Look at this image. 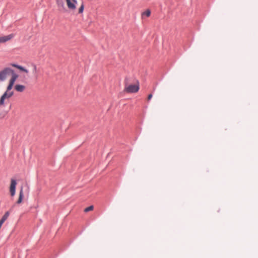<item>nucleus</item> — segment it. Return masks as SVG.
Returning a JSON list of instances; mask_svg holds the SVG:
<instances>
[{
  "instance_id": "nucleus-15",
  "label": "nucleus",
  "mask_w": 258,
  "mask_h": 258,
  "mask_svg": "<svg viewBox=\"0 0 258 258\" xmlns=\"http://www.w3.org/2000/svg\"><path fill=\"white\" fill-rule=\"evenodd\" d=\"M33 73L35 75L37 74V66L35 65V64H33Z\"/></svg>"
},
{
  "instance_id": "nucleus-4",
  "label": "nucleus",
  "mask_w": 258,
  "mask_h": 258,
  "mask_svg": "<svg viewBox=\"0 0 258 258\" xmlns=\"http://www.w3.org/2000/svg\"><path fill=\"white\" fill-rule=\"evenodd\" d=\"M17 181L14 179H11V183L10 185V192L11 197H14L16 193V188L17 185Z\"/></svg>"
},
{
  "instance_id": "nucleus-3",
  "label": "nucleus",
  "mask_w": 258,
  "mask_h": 258,
  "mask_svg": "<svg viewBox=\"0 0 258 258\" xmlns=\"http://www.w3.org/2000/svg\"><path fill=\"white\" fill-rule=\"evenodd\" d=\"M139 90V83L138 81L135 84H131L129 85H125L124 91L127 93H136Z\"/></svg>"
},
{
  "instance_id": "nucleus-8",
  "label": "nucleus",
  "mask_w": 258,
  "mask_h": 258,
  "mask_svg": "<svg viewBox=\"0 0 258 258\" xmlns=\"http://www.w3.org/2000/svg\"><path fill=\"white\" fill-rule=\"evenodd\" d=\"M24 197V193H23V187H21L20 192H19V197L18 201H17V204H20L22 203L23 198Z\"/></svg>"
},
{
  "instance_id": "nucleus-5",
  "label": "nucleus",
  "mask_w": 258,
  "mask_h": 258,
  "mask_svg": "<svg viewBox=\"0 0 258 258\" xmlns=\"http://www.w3.org/2000/svg\"><path fill=\"white\" fill-rule=\"evenodd\" d=\"M68 9L71 11H75L76 9L77 0H65Z\"/></svg>"
},
{
  "instance_id": "nucleus-12",
  "label": "nucleus",
  "mask_w": 258,
  "mask_h": 258,
  "mask_svg": "<svg viewBox=\"0 0 258 258\" xmlns=\"http://www.w3.org/2000/svg\"><path fill=\"white\" fill-rule=\"evenodd\" d=\"M142 17L146 16L147 17H149L151 15V11L150 10L148 9L144 12L142 13Z\"/></svg>"
},
{
  "instance_id": "nucleus-6",
  "label": "nucleus",
  "mask_w": 258,
  "mask_h": 258,
  "mask_svg": "<svg viewBox=\"0 0 258 258\" xmlns=\"http://www.w3.org/2000/svg\"><path fill=\"white\" fill-rule=\"evenodd\" d=\"M14 37V34H11L7 36H0V43H5L10 41Z\"/></svg>"
},
{
  "instance_id": "nucleus-2",
  "label": "nucleus",
  "mask_w": 258,
  "mask_h": 258,
  "mask_svg": "<svg viewBox=\"0 0 258 258\" xmlns=\"http://www.w3.org/2000/svg\"><path fill=\"white\" fill-rule=\"evenodd\" d=\"M14 74H16L13 70L10 68H7L0 71V81H3L5 80L8 77L11 75L13 76ZM12 77H11L12 78Z\"/></svg>"
},
{
  "instance_id": "nucleus-9",
  "label": "nucleus",
  "mask_w": 258,
  "mask_h": 258,
  "mask_svg": "<svg viewBox=\"0 0 258 258\" xmlns=\"http://www.w3.org/2000/svg\"><path fill=\"white\" fill-rule=\"evenodd\" d=\"M15 88L18 92H22L24 91L25 86L22 85H16Z\"/></svg>"
},
{
  "instance_id": "nucleus-16",
  "label": "nucleus",
  "mask_w": 258,
  "mask_h": 258,
  "mask_svg": "<svg viewBox=\"0 0 258 258\" xmlns=\"http://www.w3.org/2000/svg\"><path fill=\"white\" fill-rule=\"evenodd\" d=\"M152 96H153L152 94H149L148 96V100H150L152 98Z\"/></svg>"
},
{
  "instance_id": "nucleus-13",
  "label": "nucleus",
  "mask_w": 258,
  "mask_h": 258,
  "mask_svg": "<svg viewBox=\"0 0 258 258\" xmlns=\"http://www.w3.org/2000/svg\"><path fill=\"white\" fill-rule=\"evenodd\" d=\"M93 209H94V207H93V206L92 205V206H90L85 208L84 209V212H88L89 211H92L93 210Z\"/></svg>"
},
{
  "instance_id": "nucleus-11",
  "label": "nucleus",
  "mask_w": 258,
  "mask_h": 258,
  "mask_svg": "<svg viewBox=\"0 0 258 258\" xmlns=\"http://www.w3.org/2000/svg\"><path fill=\"white\" fill-rule=\"evenodd\" d=\"M16 68H17L18 69L20 70L21 71L24 72L26 74H28L29 73V71L28 70L26 69L24 67L19 66V65H15L14 66Z\"/></svg>"
},
{
  "instance_id": "nucleus-1",
  "label": "nucleus",
  "mask_w": 258,
  "mask_h": 258,
  "mask_svg": "<svg viewBox=\"0 0 258 258\" xmlns=\"http://www.w3.org/2000/svg\"><path fill=\"white\" fill-rule=\"evenodd\" d=\"M18 77V76L17 74L13 75L10 80L6 92L0 98V115H1L5 116L10 109V107L8 106L9 99L14 95V92L11 90Z\"/></svg>"
},
{
  "instance_id": "nucleus-7",
  "label": "nucleus",
  "mask_w": 258,
  "mask_h": 258,
  "mask_svg": "<svg viewBox=\"0 0 258 258\" xmlns=\"http://www.w3.org/2000/svg\"><path fill=\"white\" fill-rule=\"evenodd\" d=\"M10 215V212L7 211L5 213L4 215L3 216L2 219L0 220V228H1L2 225L4 223V222L8 219Z\"/></svg>"
},
{
  "instance_id": "nucleus-10",
  "label": "nucleus",
  "mask_w": 258,
  "mask_h": 258,
  "mask_svg": "<svg viewBox=\"0 0 258 258\" xmlns=\"http://www.w3.org/2000/svg\"><path fill=\"white\" fill-rule=\"evenodd\" d=\"M56 4L57 6L61 9H64V6L63 0H56Z\"/></svg>"
},
{
  "instance_id": "nucleus-14",
  "label": "nucleus",
  "mask_w": 258,
  "mask_h": 258,
  "mask_svg": "<svg viewBox=\"0 0 258 258\" xmlns=\"http://www.w3.org/2000/svg\"><path fill=\"white\" fill-rule=\"evenodd\" d=\"M84 4H82V5H81V6L80 7L79 9V10H78V13L79 14H82L83 13V11H84Z\"/></svg>"
}]
</instances>
